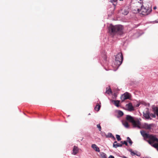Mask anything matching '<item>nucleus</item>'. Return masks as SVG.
I'll list each match as a JSON object with an SVG mask.
<instances>
[{
    "label": "nucleus",
    "instance_id": "f257e3e1",
    "mask_svg": "<svg viewBox=\"0 0 158 158\" xmlns=\"http://www.w3.org/2000/svg\"><path fill=\"white\" fill-rule=\"evenodd\" d=\"M140 132L144 139H149V140L147 141L148 143L156 148L158 151V139L156 138V136L148 134L144 131H141Z\"/></svg>",
    "mask_w": 158,
    "mask_h": 158
},
{
    "label": "nucleus",
    "instance_id": "f03ea898",
    "mask_svg": "<svg viewBox=\"0 0 158 158\" xmlns=\"http://www.w3.org/2000/svg\"><path fill=\"white\" fill-rule=\"evenodd\" d=\"M136 8L133 10L134 13H139L143 15H146L149 14L152 11L151 8L142 5L141 3L138 2L136 4Z\"/></svg>",
    "mask_w": 158,
    "mask_h": 158
},
{
    "label": "nucleus",
    "instance_id": "7ed1b4c3",
    "mask_svg": "<svg viewBox=\"0 0 158 158\" xmlns=\"http://www.w3.org/2000/svg\"><path fill=\"white\" fill-rule=\"evenodd\" d=\"M123 27L120 25H113L110 24L108 27L109 33L112 35H122L123 33Z\"/></svg>",
    "mask_w": 158,
    "mask_h": 158
},
{
    "label": "nucleus",
    "instance_id": "20e7f679",
    "mask_svg": "<svg viewBox=\"0 0 158 158\" xmlns=\"http://www.w3.org/2000/svg\"><path fill=\"white\" fill-rule=\"evenodd\" d=\"M123 60V56L122 53H119L115 56L114 64L118 67L122 63Z\"/></svg>",
    "mask_w": 158,
    "mask_h": 158
},
{
    "label": "nucleus",
    "instance_id": "39448f33",
    "mask_svg": "<svg viewBox=\"0 0 158 158\" xmlns=\"http://www.w3.org/2000/svg\"><path fill=\"white\" fill-rule=\"evenodd\" d=\"M126 119L127 121L131 123L134 127H140L139 121L138 120H135L133 118L131 115H127Z\"/></svg>",
    "mask_w": 158,
    "mask_h": 158
},
{
    "label": "nucleus",
    "instance_id": "423d86ee",
    "mask_svg": "<svg viewBox=\"0 0 158 158\" xmlns=\"http://www.w3.org/2000/svg\"><path fill=\"white\" fill-rule=\"evenodd\" d=\"M130 97V94L127 92H126L123 94L120 97L122 102L124 101L125 100L129 99Z\"/></svg>",
    "mask_w": 158,
    "mask_h": 158
},
{
    "label": "nucleus",
    "instance_id": "0eeeda50",
    "mask_svg": "<svg viewBox=\"0 0 158 158\" xmlns=\"http://www.w3.org/2000/svg\"><path fill=\"white\" fill-rule=\"evenodd\" d=\"M143 128L147 130H150L154 127V124L153 123L148 124L145 123L143 125Z\"/></svg>",
    "mask_w": 158,
    "mask_h": 158
},
{
    "label": "nucleus",
    "instance_id": "6e6552de",
    "mask_svg": "<svg viewBox=\"0 0 158 158\" xmlns=\"http://www.w3.org/2000/svg\"><path fill=\"white\" fill-rule=\"evenodd\" d=\"M143 115L146 119H150V113L148 109H147L146 110L143 112Z\"/></svg>",
    "mask_w": 158,
    "mask_h": 158
},
{
    "label": "nucleus",
    "instance_id": "1a4fd4ad",
    "mask_svg": "<svg viewBox=\"0 0 158 158\" xmlns=\"http://www.w3.org/2000/svg\"><path fill=\"white\" fill-rule=\"evenodd\" d=\"M73 154L75 155H76L78 152V148L76 146H74L73 150Z\"/></svg>",
    "mask_w": 158,
    "mask_h": 158
},
{
    "label": "nucleus",
    "instance_id": "9d476101",
    "mask_svg": "<svg viewBox=\"0 0 158 158\" xmlns=\"http://www.w3.org/2000/svg\"><path fill=\"white\" fill-rule=\"evenodd\" d=\"M122 146V144L118 143L116 141H115L113 144V147L115 148H117L118 147H121Z\"/></svg>",
    "mask_w": 158,
    "mask_h": 158
},
{
    "label": "nucleus",
    "instance_id": "9b49d317",
    "mask_svg": "<svg viewBox=\"0 0 158 158\" xmlns=\"http://www.w3.org/2000/svg\"><path fill=\"white\" fill-rule=\"evenodd\" d=\"M128 109V110L130 111H131L134 110V107L133 106L132 103H129L127 104Z\"/></svg>",
    "mask_w": 158,
    "mask_h": 158
},
{
    "label": "nucleus",
    "instance_id": "f8f14e48",
    "mask_svg": "<svg viewBox=\"0 0 158 158\" xmlns=\"http://www.w3.org/2000/svg\"><path fill=\"white\" fill-rule=\"evenodd\" d=\"M92 148H93L95 151L98 152H100L99 148L95 144H93L92 145Z\"/></svg>",
    "mask_w": 158,
    "mask_h": 158
},
{
    "label": "nucleus",
    "instance_id": "ddd939ff",
    "mask_svg": "<svg viewBox=\"0 0 158 158\" xmlns=\"http://www.w3.org/2000/svg\"><path fill=\"white\" fill-rule=\"evenodd\" d=\"M123 124L126 128H128L129 127V125L127 121H124L122 122Z\"/></svg>",
    "mask_w": 158,
    "mask_h": 158
},
{
    "label": "nucleus",
    "instance_id": "4468645a",
    "mask_svg": "<svg viewBox=\"0 0 158 158\" xmlns=\"http://www.w3.org/2000/svg\"><path fill=\"white\" fill-rule=\"evenodd\" d=\"M112 102H114V105L117 107L119 106V103L120 101L118 100H112Z\"/></svg>",
    "mask_w": 158,
    "mask_h": 158
},
{
    "label": "nucleus",
    "instance_id": "2eb2a0df",
    "mask_svg": "<svg viewBox=\"0 0 158 158\" xmlns=\"http://www.w3.org/2000/svg\"><path fill=\"white\" fill-rule=\"evenodd\" d=\"M129 13L128 11L126 9H122V13L124 15H127Z\"/></svg>",
    "mask_w": 158,
    "mask_h": 158
},
{
    "label": "nucleus",
    "instance_id": "dca6fc26",
    "mask_svg": "<svg viewBox=\"0 0 158 158\" xmlns=\"http://www.w3.org/2000/svg\"><path fill=\"white\" fill-rule=\"evenodd\" d=\"M101 105H99L98 104H97L95 107L94 108V110H96L97 111H98L100 108V107H101Z\"/></svg>",
    "mask_w": 158,
    "mask_h": 158
},
{
    "label": "nucleus",
    "instance_id": "f3484780",
    "mask_svg": "<svg viewBox=\"0 0 158 158\" xmlns=\"http://www.w3.org/2000/svg\"><path fill=\"white\" fill-rule=\"evenodd\" d=\"M106 137H111L114 139H115L114 136H113L112 134L110 133H108L107 135H106Z\"/></svg>",
    "mask_w": 158,
    "mask_h": 158
},
{
    "label": "nucleus",
    "instance_id": "a211bd4d",
    "mask_svg": "<svg viewBox=\"0 0 158 158\" xmlns=\"http://www.w3.org/2000/svg\"><path fill=\"white\" fill-rule=\"evenodd\" d=\"M112 93L111 90L110 88H109L108 89L107 88H106V93L107 94H111Z\"/></svg>",
    "mask_w": 158,
    "mask_h": 158
},
{
    "label": "nucleus",
    "instance_id": "6ab92c4d",
    "mask_svg": "<svg viewBox=\"0 0 158 158\" xmlns=\"http://www.w3.org/2000/svg\"><path fill=\"white\" fill-rule=\"evenodd\" d=\"M103 62L104 63H106L107 61V56L106 55H104L103 57Z\"/></svg>",
    "mask_w": 158,
    "mask_h": 158
},
{
    "label": "nucleus",
    "instance_id": "aec40b11",
    "mask_svg": "<svg viewBox=\"0 0 158 158\" xmlns=\"http://www.w3.org/2000/svg\"><path fill=\"white\" fill-rule=\"evenodd\" d=\"M154 113L155 114H156V115L158 116V108L156 107L154 109Z\"/></svg>",
    "mask_w": 158,
    "mask_h": 158
},
{
    "label": "nucleus",
    "instance_id": "412c9836",
    "mask_svg": "<svg viewBox=\"0 0 158 158\" xmlns=\"http://www.w3.org/2000/svg\"><path fill=\"white\" fill-rule=\"evenodd\" d=\"M127 140L128 141V142L130 144V145H131L132 143V142L131 140V139H130V138L129 137H127Z\"/></svg>",
    "mask_w": 158,
    "mask_h": 158
},
{
    "label": "nucleus",
    "instance_id": "4be33fe9",
    "mask_svg": "<svg viewBox=\"0 0 158 158\" xmlns=\"http://www.w3.org/2000/svg\"><path fill=\"white\" fill-rule=\"evenodd\" d=\"M118 114L120 116H122L123 114V112L121 110L118 111Z\"/></svg>",
    "mask_w": 158,
    "mask_h": 158
},
{
    "label": "nucleus",
    "instance_id": "5701e85b",
    "mask_svg": "<svg viewBox=\"0 0 158 158\" xmlns=\"http://www.w3.org/2000/svg\"><path fill=\"white\" fill-rule=\"evenodd\" d=\"M116 138L118 141H120L121 140V139L120 138V135H116Z\"/></svg>",
    "mask_w": 158,
    "mask_h": 158
},
{
    "label": "nucleus",
    "instance_id": "b1692460",
    "mask_svg": "<svg viewBox=\"0 0 158 158\" xmlns=\"http://www.w3.org/2000/svg\"><path fill=\"white\" fill-rule=\"evenodd\" d=\"M121 143H122L121 144H122V145L123 144H125L126 146L127 145V142L125 141H124L123 142L122 141L121 142Z\"/></svg>",
    "mask_w": 158,
    "mask_h": 158
},
{
    "label": "nucleus",
    "instance_id": "393cba45",
    "mask_svg": "<svg viewBox=\"0 0 158 158\" xmlns=\"http://www.w3.org/2000/svg\"><path fill=\"white\" fill-rule=\"evenodd\" d=\"M151 117L152 118H155L156 117L155 114H150V117Z\"/></svg>",
    "mask_w": 158,
    "mask_h": 158
},
{
    "label": "nucleus",
    "instance_id": "a878e982",
    "mask_svg": "<svg viewBox=\"0 0 158 158\" xmlns=\"http://www.w3.org/2000/svg\"><path fill=\"white\" fill-rule=\"evenodd\" d=\"M97 126V127L99 129V131H100L101 130V127L100 124H98Z\"/></svg>",
    "mask_w": 158,
    "mask_h": 158
},
{
    "label": "nucleus",
    "instance_id": "bb28decb",
    "mask_svg": "<svg viewBox=\"0 0 158 158\" xmlns=\"http://www.w3.org/2000/svg\"><path fill=\"white\" fill-rule=\"evenodd\" d=\"M117 0H110V2H117Z\"/></svg>",
    "mask_w": 158,
    "mask_h": 158
},
{
    "label": "nucleus",
    "instance_id": "cd10ccee",
    "mask_svg": "<svg viewBox=\"0 0 158 158\" xmlns=\"http://www.w3.org/2000/svg\"><path fill=\"white\" fill-rule=\"evenodd\" d=\"M108 158H114V157L113 156L110 155L109 157Z\"/></svg>",
    "mask_w": 158,
    "mask_h": 158
},
{
    "label": "nucleus",
    "instance_id": "c85d7f7f",
    "mask_svg": "<svg viewBox=\"0 0 158 158\" xmlns=\"http://www.w3.org/2000/svg\"><path fill=\"white\" fill-rule=\"evenodd\" d=\"M140 103H138V104H137L136 106V107H139V106L140 105Z\"/></svg>",
    "mask_w": 158,
    "mask_h": 158
},
{
    "label": "nucleus",
    "instance_id": "c756f323",
    "mask_svg": "<svg viewBox=\"0 0 158 158\" xmlns=\"http://www.w3.org/2000/svg\"><path fill=\"white\" fill-rule=\"evenodd\" d=\"M130 152H131V153H132L133 154H134V155L136 154L134 152H133L132 151H130Z\"/></svg>",
    "mask_w": 158,
    "mask_h": 158
},
{
    "label": "nucleus",
    "instance_id": "7c9ffc66",
    "mask_svg": "<svg viewBox=\"0 0 158 158\" xmlns=\"http://www.w3.org/2000/svg\"><path fill=\"white\" fill-rule=\"evenodd\" d=\"M156 8H157V7L156 6H154L153 8V9H154V10H156Z\"/></svg>",
    "mask_w": 158,
    "mask_h": 158
},
{
    "label": "nucleus",
    "instance_id": "2f4dec72",
    "mask_svg": "<svg viewBox=\"0 0 158 158\" xmlns=\"http://www.w3.org/2000/svg\"><path fill=\"white\" fill-rule=\"evenodd\" d=\"M103 154L104 155V156L103 157V158H106V157L105 156V154L104 153H103Z\"/></svg>",
    "mask_w": 158,
    "mask_h": 158
},
{
    "label": "nucleus",
    "instance_id": "473e14b6",
    "mask_svg": "<svg viewBox=\"0 0 158 158\" xmlns=\"http://www.w3.org/2000/svg\"><path fill=\"white\" fill-rule=\"evenodd\" d=\"M123 158H127L125 156H124Z\"/></svg>",
    "mask_w": 158,
    "mask_h": 158
},
{
    "label": "nucleus",
    "instance_id": "72a5a7b5",
    "mask_svg": "<svg viewBox=\"0 0 158 158\" xmlns=\"http://www.w3.org/2000/svg\"><path fill=\"white\" fill-rule=\"evenodd\" d=\"M143 158H148L147 157H143Z\"/></svg>",
    "mask_w": 158,
    "mask_h": 158
}]
</instances>
